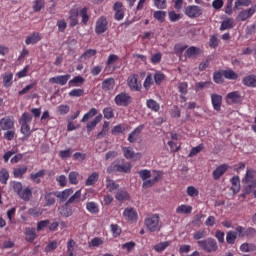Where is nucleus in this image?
Here are the masks:
<instances>
[{
	"label": "nucleus",
	"mask_w": 256,
	"mask_h": 256,
	"mask_svg": "<svg viewBox=\"0 0 256 256\" xmlns=\"http://www.w3.org/2000/svg\"><path fill=\"white\" fill-rule=\"evenodd\" d=\"M0 129L1 131H9L15 129V121L13 118L6 116L0 120Z\"/></svg>",
	"instance_id": "obj_14"
},
{
	"label": "nucleus",
	"mask_w": 256,
	"mask_h": 256,
	"mask_svg": "<svg viewBox=\"0 0 256 256\" xmlns=\"http://www.w3.org/2000/svg\"><path fill=\"white\" fill-rule=\"evenodd\" d=\"M81 17V25H88L91 15H89V7H83L79 10L78 17Z\"/></svg>",
	"instance_id": "obj_21"
},
{
	"label": "nucleus",
	"mask_w": 256,
	"mask_h": 256,
	"mask_svg": "<svg viewBox=\"0 0 256 256\" xmlns=\"http://www.w3.org/2000/svg\"><path fill=\"white\" fill-rule=\"evenodd\" d=\"M235 241H237V232L228 231L226 233V243H227V245H235Z\"/></svg>",
	"instance_id": "obj_42"
},
{
	"label": "nucleus",
	"mask_w": 256,
	"mask_h": 256,
	"mask_svg": "<svg viewBox=\"0 0 256 256\" xmlns=\"http://www.w3.org/2000/svg\"><path fill=\"white\" fill-rule=\"evenodd\" d=\"M153 17L160 23H165V17H167V12L161 10L155 11L153 13Z\"/></svg>",
	"instance_id": "obj_51"
},
{
	"label": "nucleus",
	"mask_w": 256,
	"mask_h": 256,
	"mask_svg": "<svg viewBox=\"0 0 256 256\" xmlns=\"http://www.w3.org/2000/svg\"><path fill=\"white\" fill-rule=\"evenodd\" d=\"M115 199L120 202L129 201L131 199V196L126 190L119 189L115 195Z\"/></svg>",
	"instance_id": "obj_30"
},
{
	"label": "nucleus",
	"mask_w": 256,
	"mask_h": 256,
	"mask_svg": "<svg viewBox=\"0 0 256 256\" xmlns=\"http://www.w3.org/2000/svg\"><path fill=\"white\" fill-rule=\"evenodd\" d=\"M168 17L171 23H177V21L183 18L181 14H177L175 11H170Z\"/></svg>",
	"instance_id": "obj_60"
},
{
	"label": "nucleus",
	"mask_w": 256,
	"mask_h": 256,
	"mask_svg": "<svg viewBox=\"0 0 256 256\" xmlns=\"http://www.w3.org/2000/svg\"><path fill=\"white\" fill-rule=\"evenodd\" d=\"M201 53V48H197L195 46H191L186 50L187 57H197Z\"/></svg>",
	"instance_id": "obj_47"
},
{
	"label": "nucleus",
	"mask_w": 256,
	"mask_h": 256,
	"mask_svg": "<svg viewBox=\"0 0 256 256\" xmlns=\"http://www.w3.org/2000/svg\"><path fill=\"white\" fill-rule=\"evenodd\" d=\"M71 79L70 74L66 75H58L55 77H52L49 79V83L55 84V85H67V82Z\"/></svg>",
	"instance_id": "obj_16"
},
{
	"label": "nucleus",
	"mask_w": 256,
	"mask_h": 256,
	"mask_svg": "<svg viewBox=\"0 0 256 256\" xmlns=\"http://www.w3.org/2000/svg\"><path fill=\"white\" fill-rule=\"evenodd\" d=\"M25 240L28 243H33L37 239V232L35 228L27 227L24 230Z\"/></svg>",
	"instance_id": "obj_22"
},
{
	"label": "nucleus",
	"mask_w": 256,
	"mask_h": 256,
	"mask_svg": "<svg viewBox=\"0 0 256 256\" xmlns=\"http://www.w3.org/2000/svg\"><path fill=\"white\" fill-rule=\"evenodd\" d=\"M44 201V207H53L57 203V192H45Z\"/></svg>",
	"instance_id": "obj_17"
},
{
	"label": "nucleus",
	"mask_w": 256,
	"mask_h": 256,
	"mask_svg": "<svg viewBox=\"0 0 256 256\" xmlns=\"http://www.w3.org/2000/svg\"><path fill=\"white\" fill-rule=\"evenodd\" d=\"M4 87H11L13 85V73L4 74L2 77Z\"/></svg>",
	"instance_id": "obj_52"
},
{
	"label": "nucleus",
	"mask_w": 256,
	"mask_h": 256,
	"mask_svg": "<svg viewBox=\"0 0 256 256\" xmlns=\"http://www.w3.org/2000/svg\"><path fill=\"white\" fill-rule=\"evenodd\" d=\"M191 211H193V207L185 204H182L176 208V213L182 215H189Z\"/></svg>",
	"instance_id": "obj_39"
},
{
	"label": "nucleus",
	"mask_w": 256,
	"mask_h": 256,
	"mask_svg": "<svg viewBox=\"0 0 256 256\" xmlns=\"http://www.w3.org/2000/svg\"><path fill=\"white\" fill-rule=\"evenodd\" d=\"M103 91H113L115 89V79L107 78L102 82Z\"/></svg>",
	"instance_id": "obj_32"
},
{
	"label": "nucleus",
	"mask_w": 256,
	"mask_h": 256,
	"mask_svg": "<svg viewBox=\"0 0 256 256\" xmlns=\"http://www.w3.org/2000/svg\"><path fill=\"white\" fill-rule=\"evenodd\" d=\"M234 23L235 20H233V18H227L223 20L220 26V31H227V29H233Z\"/></svg>",
	"instance_id": "obj_36"
},
{
	"label": "nucleus",
	"mask_w": 256,
	"mask_h": 256,
	"mask_svg": "<svg viewBox=\"0 0 256 256\" xmlns=\"http://www.w3.org/2000/svg\"><path fill=\"white\" fill-rule=\"evenodd\" d=\"M226 99H230L231 103H234V105H238V103L243 101V97L239 91L229 92L226 96Z\"/></svg>",
	"instance_id": "obj_24"
},
{
	"label": "nucleus",
	"mask_w": 256,
	"mask_h": 256,
	"mask_svg": "<svg viewBox=\"0 0 256 256\" xmlns=\"http://www.w3.org/2000/svg\"><path fill=\"white\" fill-rule=\"evenodd\" d=\"M113 9L115 11L114 19L116 21H123L125 18V12L123 11V3L116 2L113 6Z\"/></svg>",
	"instance_id": "obj_18"
},
{
	"label": "nucleus",
	"mask_w": 256,
	"mask_h": 256,
	"mask_svg": "<svg viewBox=\"0 0 256 256\" xmlns=\"http://www.w3.org/2000/svg\"><path fill=\"white\" fill-rule=\"evenodd\" d=\"M224 79H229L230 81H236V79H239V74L233 71L232 69L228 70H222Z\"/></svg>",
	"instance_id": "obj_35"
},
{
	"label": "nucleus",
	"mask_w": 256,
	"mask_h": 256,
	"mask_svg": "<svg viewBox=\"0 0 256 256\" xmlns=\"http://www.w3.org/2000/svg\"><path fill=\"white\" fill-rule=\"evenodd\" d=\"M18 197L22 199L23 201H31V197H33V190L31 188L27 187L23 189L19 194Z\"/></svg>",
	"instance_id": "obj_31"
},
{
	"label": "nucleus",
	"mask_w": 256,
	"mask_h": 256,
	"mask_svg": "<svg viewBox=\"0 0 256 256\" xmlns=\"http://www.w3.org/2000/svg\"><path fill=\"white\" fill-rule=\"evenodd\" d=\"M146 106L148 107V109H150L151 111H154L155 113H157L159 109H161V105L158 104V102L153 99H148L146 101Z\"/></svg>",
	"instance_id": "obj_38"
},
{
	"label": "nucleus",
	"mask_w": 256,
	"mask_h": 256,
	"mask_svg": "<svg viewBox=\"0 0 256 256\" xmlns=\"http://www.w3.org/2000/svg\"><path fill=\"white\" fill-rule=\"evenodd\" d=\"M27 173V166L14 168L13 175L15 179H23V176Z\"/></svg>",
	"instance_id": "obj_41"
},
{
	"label": "nucleus",
	"mask_w": 256,
	"mask_h": 256,
	"mask_svg": "<svg viewBox=\"0 0 256 256\" xmlns=\"http://www.w3.org/2000/svg\"><path fill=\"white\" fill-rule=\"evenodd\" d=\"M114 103L117 107H129L133 103V97L128 92H120L114 97Z\"/></svg>",
	"instance_id": "obj_4"
},
{
	"label": "nucleus",
	"mask_w": 256,
	"mask_h": 256,
	"mask_svg": "<svg viewBox=\"0 0 256 256\" xmlns=\"http://www.w3.org/2000/svg\"><path fill=\"white\" fill-rule=\"evenodd\" d=\"M229 170V165L227 164H221L220 166L216 167L212 172V177L214 181H219L225 173Z\"/></svg>",
	"instance_id": "obj_13"
},
{
	"label": "nucleus",
	"mask_w": 256,
	"mask_h": 256,
	"mask_svg": "<svg viewBox=\"0 0 256 256\" xmlns=\"http://www.w3.org/2000/svg\"><path fill=\"white\" fill-rule=\"evenodd\" d=\"M41 40V34L39 32H34L30 36L26 37V45H35Z\"/></svg>",
	"instance_id": "obj_29"
},
{
	"label": "nucleus",
	"mask_w": 256,
	"mask_h": 256,
	"mask_svg": "<svg viewBox=\"0 0 256 256\" xmlns=\"http://www.w3.org/2000/svg\"><path fill=\"white\" fill-rule=\"evenodd\" d=\"M211 103L214 111H221V106L223 105V96L219 94H211Z\"/></svg>",
	"instance_id": "obj_19"
},
{
	"label": "nucleus",
	"mask_w": 256,
	"mask_h": 256,
	"mask_svg": "<svg viewBox=\"0 0 256 256\" xmlns=\"http://www.w3.org/2000/svg\"><path fill=\"white\" fill-rule=\"evenodd\" d=\"M86 210L92 215H97V213H99V205L95 202H88L86 204Z\"/></svg>",
	"instance_id": "obj_40"
},
{
	"label": "nucleus",
	"mask_w": 256,
	"mask_h": 256,
	"mask_svg": "<svg viewBox=\"0 0 256 256\" xmlns=\"http://www.w3.org/2000/svg\"><path fill=\"white\" fill-rule=\"evenodd\" d=\"M106 189H108L110 193H113L119 189V184L112 179H106Z\"/></svg>",
	"instance_id": "obj_46"
},
{
	"label": "nucleus",
	"mask_w": 256,
	"mask_h": 256,
	"mask_svg": "<svg viewBox=\"0 0 256 256\" xmlns=\"http://www.w3.org/2000/svg\"><path fill=\"white\" fill-rule=\"evenodd\" d=\"M123 217L127 223H137L139 219V215L137 214V210L133 207L125 208L123 211Z\"/></svg>",
	"instance_id": "obj_8"
},
{
	"label": "nucleus",
	"mask_w": 256,
	"mask_h": 256,
	"mask_svg": "<svg viewBox=\"0 0 256 256\" xmlns=\"http://www.w3.org/2000/svg\"><path fill=\"white\" fill-rule=\"evenodd\" d=\"M210 86H211V81L196 82L194 89H195V91H203V89H207Z\"/></svg>",
	"instance_id": "obj_53"
},
{
	"label": "nucleus",
	"mask_w": 256,
	"mask_h": 256,
	"mask_svg": "<svg viewBox=\"0 0 256 256\" xmlns=\"http://www.w3.org/2000/svg\"><path fill=\"white\" fill-rule=\"evenodd\" d=\"M41 177H45V169L30 174V179H32V181L37 184L41 183Z\"/></svg>",
	"instance_id": "obj_43"
},
{
	"label": "nucleus",
	"mask_w": 256,
	"mask_h": 256,
	"mask_svg": "<svg viewBox=\"0 0 256 256\" xmlns=\"http://www.w3.org/2000/svg\"><path fill=\"white\" fill-rule=\"evenodd\" d=\"M170 245H171V242L169 241L160 242L154 245L153 249L154 251H156V253H163V251H165V249H167V247H169Z\"/></svg>",
	"instance_id": "obj_44"
},
{
	"label": "nucleus",
	"mask_w": 256,
	"mask_h": 256,
	"mask_svg": "<svg viewBox=\"0 0 256 256\" xmlns=\"http://www.w3.org/2000/svg\"><path fill=\"white\" fill-rule=\"evenodd\" d=\"M100 245H103V239L99 237H95L89 242V247H100Z\"/></svg>",
	"instance_id": "obj_64"
},
{
	"label": "nucleus",
	"mask_w": 256,
	"mask_h": 256,
	"mask_svg": "<svg viewBox=\"0 0 256 256\" xmlns=\"http://www.w3.org/2000/svg\"><path fill=\"white\" fill-rule=\"evenodd\" d=\"M77 177H79L78 172L72 171L69 173L68 179H69L70 185H77L79 183V180L77 179Z\"/></svg>",
	"instance_id": "obj_57"
},
{
	"label": "nucleus",
	"mask_w": 256,
	"mask_h": 256,
	"mask_svg": "<svg viewBox=\"0 0 256 256\" xmlns=\"http://www.w3.org/2000/svg\"><path fill=\"white\" fill-rule=\"evenodd\" d=\"M186 193L188 197H198L199 196V190L195 188V186H188L186 189Z\"/></svg>",
	"instance_id": "obj_61"
},
{
	"label": "nucleus",
	"mask_w": 256,
	"mask_h": 256,
	"mask_svg": "<svg viewBox=\"0 0 256 256\" xmlns=\"http://www.w3.org/2000/svg\"><path fill=\"white\" fill-rule=\"evenodd\" d=\"M8 181H9V171L5 168H2L0 170V183H2V185H7Z\"/></svg>",
	"instance_id": "obj_50"
},
{
	"label": "nucleus",
	"mask_w": 256,
	"mask_h": 256,
	"mask_svg": "<svg viewBox=\"0 0 256 256\" xmlns=\"http://www.w3.org/2000/svg\"><path fill=\"white\" fill-rule=\"evenodd\" d=\"M197 245L200 249H202V251H205V253H215L219 249L217 240H215L214 238L199 240L197 241Z\"/></svg>",
	"instance_id": "obj_3"
},
{
	"label": "nucleus",
	"mask_w": 256,
	"mask_h": 256,
	"mask_svg": "<svg viewBox=\"0 0 256 256\" xmlns=\"http://www.w3.org/2000/svg\"><path fill=\"white\" fill-rule=\"evenodd\" d=\"M145 129L144 125H140L134 129V131L128 136L129 143H135L137 139H139V135H141V131Z\"/></svg>",
	"instance_id": "obj_26"
},
{
	"label": "nucleus",
	"mask_w": 256,
	"mask_h": 256,
	"mask_svg": "<svg viewBox=\"0 0 256 256\" xmlns=\"http://www.w3.org/2000/svg\"><path fill=\"white\" fill-rule=\"evenodd\" d=\"M73 194V188H68L60 192H56V197L59 199V203H65Z\"/></svg>",
	"instance_id": "obj_20"
},
{
	"label": "nucleus",
	"mask_w": 256,
	"mask_h": 256,
	"mask_svg": "<svg viewBox=\"0 0 256 256\" xmlns=\"http://www.w3.org/2000/svg\"><path fill=\"white\" fill-rule=\"evenodd\" d=\"M153 173L156 175L152 179L144 180L142 187L143 189H150V187H153L155 183H157L161 177H163V171L154 170Z\"/></svg>",
	"instance_id": "obj_10"
},
{
	"label": "nucleus",
	"mask_w": 256,
	"mask_h": 256,
	"mask_svg": "<svg viewBox=\"0 0 256 256\" xmlns=\"http://www.w3.org/2000/svg\"><path fill=\"white\" fill-rule=\"evenodd\" d=\"M213 81L214 83H217V85L225 83V75L223 74V70L214 72Z\"/></svg>",
	"instance_id": "obj_37"
},
{
	"label": "nucleus",
	"mask_w": 256,
	"mask_h": 256,
	"mask_svg": "<svg viewBox=\"0 0 256 256\" xmlns=\"http://www.w3.org/2000/svg\"><path fill=\"white\" fill-rule=\"evenodd\" d=\"M138 175L142 181H147V179H151V170H140L138 171Z\"/></svg>",
	"instance_id": "obj_59"
},
{
	"label": "nucleus",
	"mask_w": 256,
	"mask_h": 256,
	"mask_svg": "<svg viewBox=\"0 0 256 256\" xmlns=\"http://www.w3.org/2000/svg\"><path fill=\"white\" fill-rule=\"evenodd\" d=\"M109 29V22L107 21V17L101 16L95 25V33L96 35H103Z\"/></svg>",
	"instance_id": "obj_9"
},
{
	"label": "nucleus",
	"mask_w": 256,
	"mask_h": 256,
	"mask_svg": "<svg viewBox=\"0 0 256 256\" xmlns=\"http://www.w3.org/2000/svg\"><path fill=\"white\" fill-rule=\"evenodd\" d=\"M256 171L253 168H248L246 174L242 179V183H245L249 189H255L256 187Z\"/></svg>",
	"instance_id": "obj_6"
},
{
	"label": "nucleus",
	"mask_w": 256,
	"mask_h": 256,
	"mask_svg": "<svg viewBox=\"0 0 256 256\" xmlns=\"http://www.w3.org/2000/svg\"><path fill=\"white\" fill-rule=\"evenodd\" d=\"M240 251H242V253H250L251 251H256V246L255 244H249L245 242L241 244Z\"/></svg>",
	"instance_id": "obj_48"
},
{
	"label": "nucleus",
	"mask_w": 256,
	"mask_h": 256,
	"mask_svg": "<svg viewBox=\"0 0 256 256\" xmlns=\"http://www.w3.org/2000/svg\"><path fill=\"white\" fill-rule=\"evenodd\" d=\"M98 113L99 111L97 110V108H91L87 113L84 114L81 119V123H87L89 119H93V117H95Z\"/></svg>",
	"instance_id": "obj_33"
},
{
	"label": "nucleus",
	"mask_w": 256,
	"mask_h": 256,
	"mask_svg": "<svg viewBox=\"0 0 256 256\" xmlns=\"http://www.w3.org/2000/svg\"><path fill=\"white\" fill-rule=\"evenodd\" d=\"M56 109L59 115H67L69 111H71V107H69L67 104H61Z\"/></svg>",
	"instance_id": "obj_55"
},
{
	"label": "nucleus",
	"mask_w": 256,
	"mask_h": 256,
	"mask_svg": "<svg viewBox=\"0 0 256 256\" xmlns=\"http://www.w3.org/2000/svg\"><path fill=\"white\" fill-rule=\"evenodd\" d=\"M185 49H187V45L186 44H175L174 46V53L175 55H183V52L185 51Z\"/></svg>",
	"instance_id": "obj_58"
},
{
	"label": "nucleus",
	"mask_w": 256,
	"mask_h": 256,
	"mask_svg": "<svg viewBox=\"0 0 256 256\" xmlns=\"http://www.w3.org/2000/svg\"><path fill=\"white\" fill-rule=\"evenodd\" d=\"M184 13L190 19H197L203 15V8L197 5H189L184 9Z\"/></svg>",
	"instance_id": "obj_7"
},
{
	"label": "nucleus",
	"mask_w": 256,
	"mask_h": 256,
	"mask_svg": "<svg viewBox=\"0 0 256 256\" xmlns=\"http://www.w3.org/2000/svg\"><path fill=\"white\" fill-rule=\"evenodd\" d=\"M69 205L70 204L68 202H65L58 208V212L61 217H71V215H73V209H71Z\"/></svg>",
	"instance_id": "obj_25"
},
{
	"label": "nucleus",
	"mask_w": 256,
	"mask_h": 256,
	"mask_svg": "<svg viewBox=\"0 0 256 256\" xmlns=\"http://www.w3.org/2000/svg\"><path fill=\"white\" fill-rule=\"evenodd\" d=\"M101 121H103V114L100 113L92 121L88 122L86 125L88 133H91V131H93Z\"/></svg>",
	"instance_id": "obj_23"
},
{
	"label": "nucleus",
	"mask_w": 256,
	"mask_h": 256,
	"mask_svg": "<svg viewBox=\"0 0 256 256\" xmlns=\"http://www.w3.org/2000/svg\"><path fill=\"white\" fill-rule=\"evenodd\" d=\"M242 83L245 87L255 88L256 87V75L250 74V75L245 76L242 79Z\"/></svg>",
	"instance_id": "obj_27"
},
{
	"label": "nucleus",
	"mask_w": 256,
	"mask_h": 256,
	"mask_svg": "<svg viewBox=\"0 0 256 256\" xmlns=\"http://www.w3.org/2000/svg\"><path fill=\"white\" fill-rule=\"evenodd\" d=\"M230 183L232 184V191L235 194L239 193V191L241 190V180L239 178V176H233L231 179H230Z\"/></svg>",
	"instance_id": "obj_28"
},
{
	"label": "nucleus",
	"mask_w": 256,
	"mask_h": 256,
	"mask_svg": "<svg viewBox=\"0 0 256 256\" xmlns=\"http://www.w3.org/2000/svg\"><path fill=\"white\" fill-rule=\"evenodd\" d=\"M251 5V0H236L234 4V11L239 9V7H249Z\"/></svg>",
	"instance_id": "obj_56"
},
{
	"label": "nucleus",
	"mask_w": 256,
	"mask_h": 256,
	"mask_svg": "<svg viewBox=\"0 0 256 256\" xmlns=\"http://www.w3.org/2000/svg\"><path fill=\"white\" fill-rule=\"evenodd\" d=\"M139 75L132 74L127 79V85L131 91H141V83L138 82Z\"/></svg>",
	"instance_id": "obj_11"
},
{
	"label": "nucleus",
	"mask_w": 256,
	"mask_h": 256,
	"mask_svg": "<svg viewBox=\"0 0 256 256\" xmlns=\"http://www.w3.org/2000/svg\"><path fill=\"white\" fill-rule=\"evenodd\" d=\"M256 13V6H252L245 10L239 12L237 16L238 21H247V19H251V16Z\"/></svg>",
	"instance_id": "obj_15"
},
{
	"label": "nucleus",
	"mask_w": 256,
	"mask_h": 256,
	"mask_svg": "<svg viewBox=\"0 0 256 256\" xmlns=\"http://www.w3.org/2000/svg\"><path fill=\"white\" fill-rule=\"evenodd\" d=\"M33 121V116L29 114V112H24L19 119V123L21 125L20 133L24 135V137H31V125H29Z\"/></svg>",
	"instance_id": "obj_2"
},
{
	"label": "nucleus",
	"mask_w": 256,
	"mask_h": 256,
	"mask_svg": "<svg viewBox=\"0 0 256 256\" xmlns=\"http://www.w3.org/2000/svg\"><path fill=\"white\" fill-rule=\"evenodd\" d=\"M154 82H155V78L153 77V74H148L143 83L144 89L146 91H149Z\"/></svg>",
	"instance_id": "obj_45"
},
{
	"label": "nucleus",
	"mask_w": 256,
	"mask_h": 256,
	"mask_svg": "<svg viewBox=\"0 0 256 256\" xmlns=\"http://www.w3.org/2000/svg\"><path fill=\"white\" fill-rule=\"evenodd\" d=\"M144 225L150 233L161 231V218L159 214H148L144 220Z\"/></svg>",
	"instance_id": "obj_1"
},
{
	"label": "nucleus",
	"mask_w": 256,
	"mask_h": 256,
	"mask_svg": "<svg viewBox=\"0 0 256 256\" xmlns=\"http://www.w3.org/2000/svg\"><path fill=\"white\" fill-rule=\"evenodd\" d=\"M81 201V190L76 191L66 202L70 205L73 203H79Z\"/></svg>",
	"instance_id": "obj_54"
},
{
	"label": "nucleus",
	"mask_w": 256,
	"mask_h": 256,
	"mask_svg": "<svg viewBox=\"0 0 256 256\" xmlns=\"http://www.w3.org/2000/svg\"><path fill=\"white\" fill-rule=\"evenodd\" d=\"M123 155L125 159H132V161H139L141 160V153L133 151L131 147H123L122 148Z\"/></svg>",
	"instance_id": "obj_12"
},
{
	"label": "nucleus",
	"mask_w": 256,
	"mask_h": 256,
	"mask_svg": "<svg viewBox=\"0 0 256 256\" xmlns=\"http://www.w3.org/2000/svg\"><path fill=\"white\" fill-rule=\"evenodd\" d=\"M99 181V174L97 172H93L88 176V178L85 181L86 187H91L95 185V183Z\"/></svg>",
	"instance_id": "obj_34"
},
{
	"label": "nucleus",
	"mask_w": 256,
	"mask_h": 256,
	"mask_svg": "<svg viewBox=\"0 0 256 256\" xmlns=\"http://www.w3.org/2000/svg\"><path fill=\"white\" fill-rule=\"evenodd\" d=\"M4 139H6V141H13L15 139V128L6 130L4 133Z\"/></svg>",
	"instance_id": "obj_63"
},
{
	"label": "nucleus",
	"mask_w": 256,
	"mask_h": 256,
	"mask_svg": "<svg viewBox=\"0 0 256 256\" xmlns=\"http://www.w3.org/2000/svg\"><path fill=\"white\" fill-rule=\"evenodd\" d=\"M104 119H113L115 117V113L113 112V108L106 107L103 109Z\"/></svg>",
	"instance_id": "obj_62"
},
{
	"label": "nucleus",
	"mask_w": 256,
	"mask_h": 256,
	"mask_svg": "<svg viewBox=\"0 0 256 256\" xmlns=\"http://www.w3.org/2000/svg\"><path fill=\"white\" fill-rule=\"evenodd\" d=\"M131 163L112 164L107 168V173H131Z\"/></svg>",
	"instance_id": "obj_5"
},
{
	"label": "nucleus",
	"mask_w": 256,
	"mask_h": 256,
	"mask_svg": "<svg viewBox=\"0 0 256 256\" xmlns=\"http://www.w3.org/2000/svg\"><path fill=\"white\" fill-rule=\"evenodd\" d=\"M85 83V78L81 76H76L69 81L70 87H78L79 85H83Z\"/></svg>",
	"instance_id": "obj_49"
}]
</instances>
